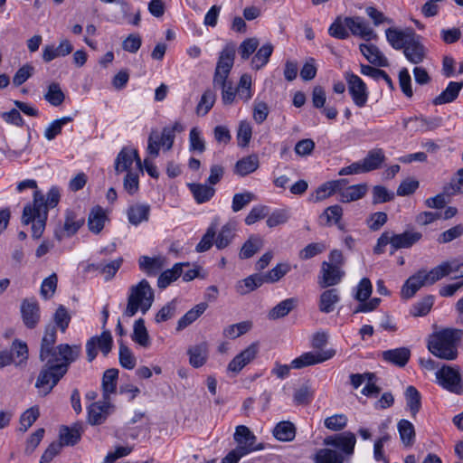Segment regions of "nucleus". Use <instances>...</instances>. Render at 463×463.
Returning a JSON list of instances; mask_svg holds the SVG:
<instances>
[{"instance_id": "1", "label": "nucleus", "mask_w": 463, "mask_h": 463, "mask_svg": "<svg viewBox=\"0 0 463 463\" xmlns=\"http://www.w3.org/2000/svg\"><path fill=\"white\" fill-rule=\"evenodd\" d=\"M57 329L53 325L45 327L39 358L44 363L36 379L35 387L41 396L48 395L67 373L70 365L80 355V345L60 344L54 346Z\"/></svg>"}, {"instance_id": "2", "label": "nucleus", "mask_w": 463, "mask_h": 463, "mask_svg": "<svg viewBox=\"0 0 463 463\" xmlns=\"http://www.w3.org/2000/svg\"><path fill=\"white\" fill-rule=\"evenodd\" d=\"M323 443L326 448L320 449V463H344L354 454L356 438L345 431L326 437Z\"/></svg>"}, {"instance_id": "3", "label": "nucleus", "mask_w": 463, "mask_h": 463, "mask_svg": "<svg viewBox=\"0 0 463 463\" xmlns=\"http://www.w3.org/2000/svg\"><path fill=\"white\" fill-rule=\"evenodd\" d=\"M463 331L446 328L432 334L428 342L429 351L440 359L452 361L458 357V345Z\"/></svg>"}, {"instance_id": "4", "label": "nucleus", "mask_w": 463, "mask_h": 463, "mask_svg": "<svg viewBox=\"0 0 463 463\" xmlns=\"http://www.w3.org/2000/svg\"><path fill=\"white\" fill-rule=\"evenodd\" d=\"M155 299L154 289L146 279L140 280L128 289L127 306L123 311L126 317H134L138 311L143 315L151 308Z\"/></svg>"}, {"instance_id": "5", "label": "nucleus", "mask_w": 463, "mask_h": 463, "mask_svg": "<svg viewBox=\"0 0 463 463\" xmlns=\"http://www.w3.org/2000/svg\"><path fill=\"white\" fill-rule=\"evenodd\" d=\"M43 204L44 196L36 191L33 194V205H26L23 211L22 222L25 225L32 222V236L34 239H39L45 229L47 211Z\"/></svg>"}, {"instance_id": "6", "label": "nucleus", "mask_w": 463, "mask_h": 463, "mask_svg": "<svg viewBox=\"0 0 463 463\" xmlns=\"http://www.w3.org/2000/svg\"><path fill=\"white\" fill-rule=\"evenodd\" d=\"M345 265V258L339 250H333L328 260L322 263V280L320 287L327 288L338 285L345 275L343 267Z\"/></svg>"}, {"instance_id": "7", "label": "nucleus", "mask_w": 463, "mask_h": 463, "mask_svg": "<svg viewBox=\"0 0 463 463\" xmlns=\"http://www.w3.org/2000/svg\"><path fill=\"white\" fill-rule=\"evenodd\" d=\"M234 59L235 46L232 43H228L224 46L219 54L213 75V86L224 84V81L227 80L233 66Z\"/></svg>"}, {"instance_id": "8", "label": "nucleus", "mask_w": 463, "mask_h": 463, "mask_svg": "<svg viewBox=\"0 0 463 463\" xmlns=\"http://www.w3.org/2000/svg\"><path fill=\"white\" fill-rule=\"evenodd\" d=\"M438 383L448 391L460 394L463 392L461 375L458 368L443 365L436 372Z\"/></svg>"}, {"instance_id": "9", "label": "nucleus", "mask_w": 463, "mask_h": 463, "mask_svg": "<svg viewBox=\"0 0 463 463\" xmlns=\"http://www.w3.org/2000/svg\"><path fill=\"white\" fill-rule=\"evenodd\" d=\"M345 78L348 85L349 94L351 95L354 103L359 108L364 107L368 100L366 84L359 76L352 71H346Z\"/></svg>"}, {"instance_id": "10", "label": "nucleus", "mask_w": 463, "mask_h": 463, "mask_svg": "<svg viewBox=\"0 0 463 463\" xmlns=\"http://www.w3.org/2000/svg\"><path fill=\"white\" fill-rule=\"evenodd\" d=\"M84 217L79 216L78 213L71 210L65 213V221L62 225H59L54 230V237L61 241L64 238L73 236L80 228L84 224Z\"/></svg>"}, {"instance_id": "11", "label": "nucleus", "mask_w": 463, "mask_h": 463, "mask_svg": "<svg viewBox=\"0 0 463 463\" xmlns=\"http://www.w3.org/2000/svg\"><path fill=\"white\" fill-rule=\"evenodd\" d=\"M115 406L110 399H102L88 407V421L91 425H100L114 411Z\"/></svg>"}, {"instance_id": "12", "label": "nucleus", "mask_w": 463, "mask_h": 463, "mask_svg": "<svg viewBox=\"0 0 463 463\" xmlns=\"http://www.w3.org/2000/svg\"><path fill=\"white\" fill-rule=\"evenodd\" d=\"M134 161H136L137 170L142 172V162L137 151L129 147H123L115 160L114 168L116 174L119 175L125 171H132L130 167Z\"/></svg>"}, {"instance_id": "13", "label": "nucleus", "mask_w": 463, "mask_h": 463, "mask_svg": "<svg viewBox=\"0 0 463 463\" xmlns=\"http://www.w3.org/2000/svg\"><path fill=\"white\" fill-rule=\"evenodd\" d=\"M345 25L354 36L365 41L376 40L377 34L373 28L361 16H348L345 18Z\"/></svg>"}, {"instance_id": "14", "label": "nucleus", "mask_w": 463, "mask_h": 463, "mask_svg": "<svg viewBox=\"0 0 463 463\" xmlns=\"http://www.w3.org/2000/svg\"><path fill=\"white\" fill-rule=\"evenodd\" d=\"M256 436L244 425L236 427L234 433V440L238 444V448L247 449V455L252 451L261 450L264 449L262 443H256Z\"/></svg>"}, {"instance_id": "15", "label": "nucleus", "mask_w": 463, "mask_h": 463, "mask_svg": "<svg viewBox=\"0 0 463 463\" xmlns=\"http://www.w3.org/2000/svg\"><path fill=\"white\" fill-rule=\"evenodd\" d=\"M415 33V31L411 27L404 29L390 27L385 30L386 40L395 50H402L412 37H414Z\"/></svg>"}, {"instance_id": "16", "label": "nucleus", "mask_w": 463, "mask_h": 463, "mask_svg": "<svg viewBox=\"0 0 463 463\" xmlns=\"http://www.w3.org/2000/svg\"><path fill=\"white\" fill-rule=\"evenodd\" d=\"M258 352V343H252L229 363L227 370L234 373H239L247 364L255 359Z\"/></svg>"}, {"instance_id": "17", "label": "nucleus", "mask_w": 463, "mask_h": 463, "mask_svg": "<svg viewBox=\"0 0 463 463\" xmlns=\"http://www.w3.org/2000/svg\"><path fill=\"white\" fill-rule=\"evenodd\" d=\"M402 51L406 59L413 64L421 63L427 55V49L421 43V36L417 33L414 34V37L406 44Z\"/></svg>"}, {"instance_id": "18", "label": "nucleus", "mask_w": 463, "mask_h": 463, "mask_svg": "<svg viewBox=\"0 0 463 463\" xmlns=\"http://www.w3.org/2000/svg\"><path fill=\"white\" fill-rule=\"evenodd\" d=\"M23 322L27 328H35L40 321V307L37 300L24 299L21 305Z\"/></svg>"}, {"instance_id": "19", "label": "nucleus", "mask_w": 463, "mask_h": 463, "mask_svg": "<svg viewBox=\"0 0 463 463\" xmlns=\"http://www.w3.org/2000/svg\"><path fill=\"white\" fill-rule=\"evenodd\" d=\"M422 238V234L419 232L405 231L400 234H394L390 232L391 248L392 254L399 249H408L413 246Z\"/></svg>"}, {"instance_id": "20", "label": "nucleus", "mask_w": 463, "mask_h": 463, "mask_svg": "<svg viewBox=\"0 0 463 463\" xmlns=\"http://www.w3.org/2000/svg\"><path fill=\"white\" fill-rule=\"evenodd\" d=\"M72 51L73 46L71 43L68 39H62L58 46L47 44L43 48V61L48 63L56 58L69 55Z\"/></svg>"}, {"instance_id": "21", "label": "nucleus", "mask_w": 463, "mask_h": 463, "mask_svg": "<svg viewBox=\"0 0 463 463\" xmlns=\"http://www.w3.org/2000/svg\"><path fill=\"white\" fill-rule=\"evenodd\" d=\"M360 52L365 59L373 65L377 67H388L389 61L380 49L372 43H361L359 45Z\"/></svg>"}, {"instance_id": "22", "label": "nucleus", "mask_w": 463, "mask_h": 463, "mask_svg": "<svg viewBox=\"0 0 463 463\" xmlns=\"http://www.w3.org/2000/svg\"><path fill=\"white\" fill-rule=\"evenodd\" d=\"M382 357L384 361L392 364L399 367H403L407 364L411 357V351L407 347H399L390 349L382 353Z\"/></svg>"}, {"instance_id": "23", "label": "nucleus", "mask_w": 463, "mask_h": 463, "mask_svg": "<svg viewBox=\"0 0 463 463\" xmlns=\"http://www.w3.org/2000/svg\"><path fill=\"white\" fill-rule=\"evenodd\" d=\"M165 259L162 256H141L138 259L139 269L147 276H156L164 267Z\"/></svg>"}, {"instance_id": "24", "label": "nucleus", "mask_w": 463, "mask_h": 463, "mask_svg": "<svg viewBox=\"0 0 463 463\" xmlns=\"http://www.w3.org/2000/svg\"><path fill=\"white\" fill-rule=\"evenodd\" d=\"M385 160L386 156L383 149L375 147L368 151L362 160V164L365 172L368 173L381 168Z\"/></svg>"}, {"instance_id": "25", "label": "nucleus", "mask_w": 463, "mask_h": 463, "mask_svg": "<svg viewBox=\"0 0 463 463\" xmlns=\"http://www.w3.org/2000/svg\"><path fill=\"white\" fill-rule=\"evenodd\" d=\"M108 221V216L99 205L94 206L88 217L89 230L95 234H99L104 228L105 222Z\"/></svg>"}, {"instance_id": "26", "label": "nucleus", "mask_w": 463, "mask_h": 463, "mask_svg": "<svg viewBox=\"0 0 463 463\" xmlns=\"http://www.w3.org/2000/svg\"><path fill=\"white\" fill-rule=\"evenodd\" d=\"M424 285L428 284L425 279H423L422 270H420L405 281L402 288L401 295L403 298L409 299Z\"/></svg>"}, {"instance_id": "27", "label": "nucleus", "mask_w": 463, "mask_h": 463, "mask_svg": "<svg viewBox=\"0 0 463 463\" xmlns=\"http://www.w3.org/2000/svg\"><path fill=\"white\" fill-rule=\"evenodd\" d=\"M187 354H189V363L194 368L203 366L208 357V345L203 342L199 345L191 346Z\"/></svg>"}, {"instance_id": "28", "label": "nucleus", "mask_w": 463, "mask_h": 463, "mask_svg": "<svg viewBox=\"0 0 463 463\" xmlns=\"http://www.w3.org/2000/svg\"><path fill=\"white\" fill-rule=\"evenodd\" d=\"M208 304L201 302L187 311L177 322L176 330L181 331L194 323L207 309Z\"/></svg>"}, {"instance_id": "29", "label": "nucleus", "mask_w": 463, "mask_h": 463, "mask_svg": "<svg viewBox=\"0 0 463 463\" xmlns=\"http://www.w3.org/2000/svg\"><path fill=\"white\" fill-rule=\"evenodd\" d=\"M150 213V206L144 203H136L131 205L128 210V222L133 225H138L142 222L148 220Z\"/></svg>"}, {"instance_id": "30", "label": "nucleus", "mask_w": 463, "mask_h": 463, "mask_svg": "<svg viewBox=\"0 0 463 463\" xmlns=\"http://www.w3.org/2000/svg\"><path fill=\"white\" fill-rule=\"evenodd\" d=\"M272 434L279 441H291L296 436V427L291 421L283 420L276 424Z\"/></svg>"}, {"instance_id": "31", "label": "nucleus", "mask_w": 463, "mask_h": 463, "mask_svg": "<svg viewBox=\"0 0 463 463\" xmlns=\"http://www.w3.org/2000/svg\"><path fill=\"white\" fill-rule=\"evenodd\" d=\"M463 87V82L450 81L448 87L433 99L434 105H442L454 101Z\"/></svg>"}, {"instance_id": "32", "label": "nucleus", "mask_w": 463, "mask_h": 463, "mask_svg": "<svg viewBox=\"0 0 463 463\" xmlns=\"http://www.w3.org/2000/svg\"><path fill=\"white\" fill-rule=\"evenodd\" d=\"M236 235V224L227 222L219 232L214 244L218 250H222L230 245Z\"/></svg>"}, {"instance_id": "33", "label": "nucleus", "mask_w": 463, "mask_h": 463, "mask_svg": "<svg viewBox=\"0 0 463 463\" xmlns=\"http://www.w3.org/2000/svg\"><path fill=\"white\" fill-rule=\"evenodd\" d=\"M118 377V370L116 368H110L104 372L102 377V398L105 400L110 399V394L116 392Z\"/></svg>"}, {"instance_id": "34", "label": "nucleus", "mask_w": 463, "mask_h": 463, "mask_svg": "<svg viewBox=\"0 0 463 463\" xmlns=\"http://www.w3.org/2000/svg\"><path fill=\"white\" fill-rule=\"evenodd\" d=\"M183 266H189L188 263H175L172 269L163 271L157 279V286L160 288H165L173 281H175L183 271Z\"/></svg>"}, {"instance_id": "35", "label": "nucleus", "mask_w": 463, "mask_h": 463, "mask_svg": "<svg viewBox=\"0 0 463 463\" xmlns=\"http://www.w3.org/2000/svg\"><path fill=\"white\" fill-rule=\"evenodd\" d=\"M264 284L261 274H253L246 279L240 280L236 285V291L240 295H246Z\"/></svg>"}, {"instance_id": "36", "label": "nucleus", "mask_w": 463, "mask_h": 463, "mask_svg": "<svg viewBox=\"0 0 463 463\" xmlns=\"http://www.w3.org/2000/svg\"><path fill=\"white\" fill-rule=\"evenodd\" d=\"M263 244L262 237L256 234L250 235L241 249L240 258L242 260L251 258L263 247Z\"/></svg>"}, {"instance_id": "37", "label": "nucleus", "mask_w": 463, "mask_h": 463, "mask_svg": "<svg viewBox=\"0 0 463 463\" xmlns=\"http://www.w3.org/2000/svg\"><path fill=\"white\" fill-rule=\"evenodd\" d=\"M188 186L197 203H203L210 201L215 194V189L211 185L189 184Z\"/></svg>"}, {"instance_id": "38", "label": "nucleus", "mask_w": 463, "mask_h": 463, "mask_svg": "<svg viewBox=\"0 0 463 463\" xmlns=\"http://www.w3.org/2000/svg\"><path fill=\"white\" fill-rule=\"evenodd\" d=\"M184 130V126L176 121L171 127H165L162 130L161 137H159L161 146L166 150H170L174 145L175 133H181Z\"/></svg>"}, {"instance_id": "39", "label": "nucleus", "mask_w": 463, "mask_h": 463, "mask_svg": "<svg viewBox=\"0 0 463 463\" xmlns=\"http://www.w3.org/2000/svg\"><path fill=\"white\" fill-rule=\"evenodd\" d=\"M123 260L121 258L109 261V263H92L88 266L89 269L99 270L105 276L106 280L111 279L119 268L121 267Z\"/></svg>"}, {"instance_id": "40", "label": "nucleus", "mask_w": 463, "mask_h": 463, "mask_svg": "<svg viewBox=\"0 0 463 463\" xmlns=\"http://www.w3.org/2000/svg\"><path fill=\"white\" fill-rule=\"evenodd\" d=\"M406 405L409 409L412 418L416 417V414L421 408V396L419 391L414 386H408L405 391Z\"/></svg>"}, {"instance_id": "41", "label": "nucleus", "mask_w": 463, "mask_h": 463, "mask_svg": "<svg viewBox=\"0 0 463 463\" xmlns=\"http://www.w3.org/2000/svg\"><path fill=\"white\" fill-rule=\"evenodd\" d=\"M131 338L134 342L143 347L149 346L150 338L143 318H138L135 321Z\"/></svg>"}, {"instance_id": "42", "label": "nucleus", "mask_w": 463, "mask_h": 463, "mask_svg": "<svg viewBox=\"0 0 463 463\" xmlns=\"http://www.w3.org/2000/svg\"><path fill=\"white\" fill-rule=\"evenodd\" d=\"M81 425L75 424L72 428L63 426L60 430L59 442L62 446H72L76 444L80 439Z\"/></svg>"}, {"instance_id": "43", "label": "nucleus", "mask_w": 463, "mask_h": 463, "mask_svg": "<svg viewBox=\"0 0 463 463\" xmlns=\"http://www.w3.org/2000/svg\"><path fill=\"white\" fill-rule=\"evenodd\" d=\"M297 299L294 298H287L276 305L269 312V318L276 320L286 317L297 306Z\"/></svg>"}, {"instance_id": "44", "label": "nucleus", "mask_w": 463, "mask_h": 463, "mask_svg": "<svg viewBox=\"0 0 463 463\" xmlns=\"http://www.w3.org/2000/svg\"><path fill=\"white\" fill-rule=\"evenodd\" d=\"M402 442L406 447H411L415 441V429L408 420H401L397 424Z\"/></svg>"}, {"instance_id": "45", "label": "nucleus", "mask_w": 463, "mask_h": 463, "mask_svg": "<svg viewBox=\"0 0 463 463\" xmlns=\"http://www.w3.org/2000/svg\"><path fill=\"white\" fill-rule=\"evenodd\" d=\"M259 167V158L251 155L239 160L235 165V173L241 176H245L253 173Z\"/></svg>"}, {"instance_id": "46", "label": "nucleus", "mask_w": 463, "mask_h": 463, "mask_svg": "<svg viewBox=\"0 0 463 463\" xmlns=\"http://www.w3.org/2000/svg\"><path fill=\"white\" fill-rule=\"evenodd\" d=\"M340 300L336 288H329L320 295V311L330 313L335 309V305Z\"/></svg>"}, {"instance_id": "47", "label": "nucleus", "mask_w": 463, "mask_h": 463, "mask_svg": "<svg viewBox=\"0 0 463 463\" xmlns=\"http://www.w3.org/2000/svg\"><path fill=\"white\" fill-rule=\"evenodd\" d=\"M44 99L52 106H61L64 99L65 94L58 82H52L47 88L46 93L43 95Z\"/></svg>"}, {"instance_id": "48", "label": "nucleus", "mask_w": 463, "mask_h": 463, "mask_svg": "<svg viewBox=\"0 0 463 463\" xmlns=\"http://www.w3.org/2000/svg\"><path fill=\"white\" fill-rule=\"evenodd\" d=\"M273 52V46L270 43H266L262 45L253 56L251 60V66L255 70H260L263 66H265L269 60Z\"/></svg>"}, {"instance_id": "49", "label": "nucleus", "mask_w": 463, "mask_h": 463, "mask_svg": "<svg viewBox=\"0 0 463 463\" xmlns=\"http://www.w3.org/2000/svg\"><path fill=\"white\" fill-rule=\"evenodd\" d=\"M367 193V185L365 184H354L347 187L341 194V201L349 203L363 198Z\"/></svg>"}, {"instance_id": "50", "label": "nucleus", "mask_w": 463, "mask_h": 463, "mask_svg": "<svg viewBox=\"0 0 463 463\" xmlns=\"http://www.w3.org/2000/svg\"><path fill=\"white\" fill-rule=\"evenodd\" d=\"M323 216L326 218V224L328 226L336 225L340 230L344 229V225L341 223L343 216V209L340 205L335 204L327 207Z\"/></svg>"}, {"instance_id": "51", "label": "nucleus", "mask_w": 463, "mask_h": 463, "mask_svg": "<svg viewBox=\"0 0 463 463\" xmlns=\"http://www.w3.org/2000/svg\"><path fill=\"white\" fill-rule=\"evenodd\" d=\"M361 73L365 76H369L374 80L383 79L388 85L391 90L395 89L394 84L390 76L383 70L374 68L370 65L361 64Z\"/></svg>"}, {"instance_id": "52", "label": "nucleus", "mask_w": 463, "mask_h": 463, "mask_svg": "<svg viewBox=\"0 0 463 463\" xmlns=\"http://www.w3.org/2000/svg\"><path fill=\"white\" fill-rule=\"evenodd\" d=\"M216 100V95L213 90H206L201 97L196 106V113L198 116H205L213 107Z\"/></svg>"}, {"instance_id": "53", "label": "nucleus", "mask_w": 463, "mask_h": 463, "mask_svg": "<svg viewBox=\"0 0 463 463\" xmlns=\"http://www.w3.org/2000/svg\"><path fill=\"white\" fill-rule=\"evenodd\" d=\"M318 364V353L307 352L293 359L290 363L292 369H303Z\"/></svg>"}, {"instance_id": "54", "label": "nucleus", "mask_w": 463, "mask_h": 463, "mask_svg": "<svg viewBox=\"0 0 463 463\" xmlns=\"http://www.w3.org/2000/svg\"><path fill=\"white\" fill-rule=\"evenodd\" d=\"M252 327V324L250 321H243L237 324L230 325L223 329V335L228 338H237L248 331Z\"/></svg>"}, {"instance_id": "55", "label": "nucleus", "mask_w": 463, "mask_h": 463, "mask_svg": "<svg viewBox=\"0 0 463 463\" xmlns=\"http://www.w3.org/2000/svg\"><path fill=\"white\" fill-rule=\"evenodd\" d=\"M290 270L288 263H279L271 270L261 274L264 283H275L283 278Z\"/></svg>"}, {"instance_id": "56", "label": "nucleus", "mask_w": 463, "mask_h": 463, "mask_svg": "<svg viewBox=\"0 0 463 463\" xmlns=\"http://www.w3.org/2000/svg\"><path fill=\"white\" fill-rule=\"evenodd\" d=\"M71 319V317L68 309L63 305H60L53 314V321L55 323L56 329L59 328L62 333H65L70 325Z\"/></svg>"}, {"instance_id": "57", "label": "nucleus", "mask_w": 463, "mask_h": 463, "mask_svg": "<svg viewBox=\"0 0 463 463\" xmlns=\"http://www.w3.org/2000/svg\"><path fill=\"white\" fill-rule=\"evenodd\" d=\"M217 223L213 222L207 229L206 232L196 245L197 252H204L210 250L213 244L216 235Z\"/></svg>"}, {"instance_id": "58", "label": "nucleus", "mask_w": 463, "mask_h": 463, "mask_svg": "<svg viewBox=\"0 0 463 463\" xmlns=\"http://www.w3.org/2000/svg\"><path fill=\"white\" fill-rule=\"evenodd\" d=\"M72 121L71 117H62L59 119L53 120L44 130V137L47 140H52L58 136L62 129V127L67 123Z\"/></svg>"}, {"instance_id": "59", "label": "nucleus", "mask_w": 463, "mask_h": 463, "mask_svg": "<svg viewBox=\"0 0 463 463\" xmlns=\"http://www.w3.org/2000/svg\"><path fill=\"white\" fill-rule=\"evenodd\" d=\"M434 303V298L431 295L426 296L417 303H415L411 309V315L413 317L426 316L431 309Z\"/></svg>"}, {"instance_id": "60", "label": "nucleus", "mask_w": 463, "mask_h": 463, "mask_svg": "<svg viewBox=\"0 0 463 463\" xmlns=\"http://www.w3.org/2000/svg\"><path fill=\"white\" fill-rule=\"evenodd\" d=\"M12 354V359L14 360V356L18 358V362L15 363V365H20L23 363H25L28 359V347L25 342L15 339L12 345L10 352Z\"/></svg>"}, {"instance_id": "61", "label": "nucleus", "mask_w": 463, "mask_h": 463, "mask_svg": "<svg viewBox=\"0 0 463 463\" xmlns=\"http://www.w3.org/2000/svg\"><path fill=\"white\" fill-rule=\"evenodd\" d=\"M40 415L38 407H31L26 410L20 417L19 430L25 432L38 419Z\"/></svg>"}, {"instance_id": "62", "label": "nucleus", "mask_w": 463, "mask_h": 463, "mask_svg": "<svg viewBox=\"0 0 463 463\" xmlns=\"http://www.w3.org/2000/svg\"><path fill=\"white\" fill-rule=\"evenodd\" d=\"M444 193L448 196L463 193V168L459 169L450 183L444 186Z\"/></svg>"}, {"instance_id": "63", "label": "nucleus", "mask_w": 463, "mask_h": 463, "mask_svg": "<svg viewBox=\"0 0 463 463\" xmlns=\"http://www.w3.org/2000/svg\"><path fill=\"white\" fill-rule=\"evenodd\" d=\"M176 307L177 301L175 299L171 300L156 313L155 321L159 324L171 319L175 316Z\"/></svg>"}, {"instance_id": "64", "label": "nucleus", "mask_w": 463, "mask_h": 463, "mask_svg": "<svg viewBox=\"0 0 463 463\" xmlns=\"http://www.w3.org/2000/svg\"><path fill=\"white\" fill-rule=\"evenodd\" d=\"M58 278L55 273H52L48 278L44 279L41 285V296L44 299H49L54 294L57 288Z\"/></svg>"}]
</instances>
